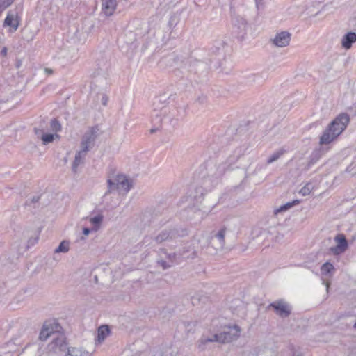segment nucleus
Returning a JSON list of instances; mask_svg holds the SVG:
<instances>
[{
  "label": "nucleus",
  "instance_id": "f257e3e1",
  "mask_svg": "<svg viewBox=\"0 0 356 356\" xmlns=\"http://www.w3.org/2000/svg\"><path fill=\"white\" fill-rule=\"evenodd\" d=\"M246 149L247 148L245 146L238 147L225 162L218 165L215 164L213 161H207L206 163L207 175L204 177L202 186L206 190H211L214 187L218 184V179L224 175L226 170L231 168L233 163L244 155Z\"/></svg>",
  "mask_w": 356,
  "mask_h": 356
},
{
  "label": "nucleus",
  "instance_id": "f03ea898",
  "mask_svg": "<svg viewBox=\"0 0 356 356\" xmlns=\"http://www.w3.org/2000/svg\"><path fill=\"white\" fill-rule=\"evenodd\" d=\"M349 122L350 118L347 113L339 114L324 130L322 136L320 137V145H328L336 140L346 129Z\"/></svg>",
  "mask_w": 356,
  "mask_h": 356
},
{
  "label": "nucleus",
  "instance_id": "7ed1b4c3",
  "mask_svg": "<svg viewBox=\"0 0 356 356\" xmlns=\"http://www.w3.org/2000/svg\"><path fill=\"white\" fill-rule=\"evenodd\" d=\"M205 50H200L195 54V57H191L189 63L190 72L202 74L207 72L210 64L215 60V57L211 56Z\"/></svg>",
  "mask_w": 356,
  "mask_h": 356
},
{
  "label": "nucleus",
  "instance_id": "20e7f679",
  "mask_svg": "<svg viewBox=\"0 0 356 356\" xmlns=\"http://www.w3.org/2000/svg\"><path fill=\"white\" fill-rule=\"evenodd\" d=\"M187 235V231L184 229L171 228L165 229L159 232L154 238L152 236H146L143 240V243L149 245L152 241H154L157 244H161L165 241H171L179 237H183Z\"/></svg>",
  "mask_w": 356,
  "mask_h": 356
},
{
  "label": "nucleus",
  "instance_id": "39448f33",
  "mask_svg": "<svg viewBox=\"0 0 356 356\" xmlns=\"http://www.w3.org/2000/svg\"><path fill=\"white\" fill-rule=\"evenodd\" d=\"M68 348L66 338L60 332L56 334L48 346L49 350L55 354L65 353Z\"/></svg>",
  "mask_w": 356,
  "mask_h": 356
},
{
  "label": "nucleus",
  "instance_id": "423d86ee",
  "mask_svg": "<svg viewBox=\"0 0 356 356\" xmlns=\"http://www.w3.org/2000/svg\"><path fill=\"white\" fill-rule=\"evenodd\" d=\"M99 128L97 126L92 127L84 134L81 142V147L83 149L88 152L95 145L99 136Z\"/></svg>",
  "mask_w": 356,
  "mask_h": 356
},
{
  "label": "nucleus",
  "instance_id": "0eeeda50",
  "mask_svg": "<svg viewBox=\"0 0 356 356\" xmlns=\"http://www.w3.org/2000/svg\"><path fill=\"white\" fill-rule=\"evenodd\" d=\"M22 10V6L20 5L17 6L13 10L8 12L7 16L3 22V26H10L15 31L19 26L20 21V13Z\"/></svg>",
  "mask_w": 356,
  "mask_h": 356
},
{
  "label": "nucleus",
  "instance_id": "6e6552de",
  "mask_svg": "<svg viewBox=\"0 0 356 356\" xmlns=\"http://www.w3.org/2000/svg\"><path fill=\"white\" fill-rule=\"evenodd\" d=\"M226 233L227 228L225 227H221L218 232L211 236L208 248H212L214 251L222 250L225 245V237Z\"/></svg>",
  "mask_w": 356,
  "mask_h": 356
},
{
  "label": "nucleus",
  "instance_id": "1a4fd4ad",
  "mask_svg": "<svg viewBox=\"0 0 356 356\" xmlns=\"http://www.w3.org/2000/svg\"><path fill=\"white\" fill-rule=\"evenodd\" d=\"M268 308H273L275 314L282 318H287L291 313V305L283 299L271 302Z\"/></svg>",
  "mask_w": 356,
  "mask_h": 356
},
{
  "label": "nucleus",
  "instance_id": "9d476101",
  "mask_svg": "<svg viewBox=\"0 0 356 356\" xmlns=\"http://www.w3.org/2000/svg\"><path fill=\"white\" fill-rule=\"evenodd\" d=\"M61 326L56 322H45L39 334V339L40 341H46L49 337L52 338L56 336V334L60 332Z\"/></svg>",
  "mask_w": 356,
  "mask_h": 356
},
{
  "label": "nucleus",
  "instance_id": "9b49d317",
  "mask_svg": "<svg viewBox=\"0 0 356 356\" xmlns=\"http://www.w3.org/2000/svg\"><path fill=\"white\" fill-rule=\"evenodd\" d=\"M161 102V98L159 97L155 99L154 102V111L152 115V121L154 122L156 124H160L162 122V120L165 115L168 112L169 108L166 106H162L159 108V104Z\"/></svg>",
  "mask_w": 356,
  "mask_h": 356
},
{
  "label": "nucleus",
  "instance_id": "f8f14e48",
  "mask_svg": "<svg viewBox=\"0 0 356 356\" xmlns=\"http://www.w3.org/2000/svg\"><path fill=\"white\" fill-rule=\"evenodd\" d=\"M247 21L241 17H236L234 22V33L239 40H243L248 31Z\"/></svg>",
  "mask_w": 356,
  "mask_h": 356
},
{
  "label": "nucleus",
  "instance_id": "ddd939ff",
  "mask_svg": "<svg viewBox=\"0 0 356 356\" xmlns=\"http://www.w3.org/2000/svg\"><path fill=\"white\" fill-rule=\"evenodd\" d=\"M334 241L337 245L330 248V252L334 255H339L348 249V241L344 234H338L334 237Z\"/></svg>",
  "mask_w": 356,
  "mask_h": 356
},
{
  "label": "nucleus",
  "instance_id": "4468645a",
  "mask_svg": "<svg viewBox=\"0 0 356 356\" xmlns=\"http://www.w3.org/2000/svg\"><path fill=\"white\" fill-rule=\"evenodd\" d=\"M291 34L288 31L277 33L272 40L273 44L277 47H285L291 41Z\"/></svg>",
  "mask_w": 356,
  "mask_h": 356
},
{
  "label": "nucleus",
  "instance_id": "2eb2a0df",
  "mask_svg": "<svg viewBox=\"0 0 356 356\" xmlns=\"http://www.w3.org/2000/svg\"><path fill=\"white\" fill-rule=\"evenodd\" d=\"M241 329L237 325H234L232 327H229V330L220 332L222 334V343H229L238 338Z\"/></svg>",
  "mask_w": 356,
  "mask_h": 356
},
{
  "label": "nucleus",
  "instance_id": "dca6fc26",
  "mask_svg": "<svg viewBox=\"0 0 356 356\" xmlns=\"http://www.w3.org/2000/svg\"><path fill=\"white\" fill-rule=\"evenodd\" d=\"M115 177V181L119 186V189L123 191L124 193H127L131 187V182L127 177L124 175H118Z\"/></svg>",
  "mask_w": 356,
  "mask_h": 356
},
{
  "label": "nucleus",
  "instance_id": "f3484780",
  "mask_svg": "<svg viewBox=\"0 0 356 356\" xmlns=\"http://www.w3.org/2000/svg\"><path fill=\"white\" fill-rule=\"evenodd\" d=\"M355 42L356 33L355 32H348L343 36L341 46L346 49H349Z\"/></svg>",
  "mask_w": 356,
  "mask_h": 356
},
{
  "label": "nucleus",
  "instance_id": "a211bd4d",
  "mask_svg": "<svg viewBox=\"0 0 356 356\" xmlns=\"http://www.w3.org/2000/svg\"><path fill=\"white\" fill-rule=\"evenodd\" d=\"M87 152H88L81 148V149L76 154L72 166L74 172L76 173L79 165L83 163Z\"/></svg>",
  "mask_w": 356,
  "mask_h": 356
},
{
  "label": "nucleus",
  "instance_id": "6ab92c4d",
  "mask_svg": "<svg viewBox=\"0 0 356 356\" xmlns=\"http://www.w3.org/2000/svg\"><path fill=\"white\" fill-rule=\"evenodd\" d=\"M104 13L107 16H111L116 8V0H102Z\"/></svg>",
  "mask_w": 356,
  "mask_h": 356
},
{
  "label": "nucleus",
  "instance_id": "aec40b11",
  "mask_svg": "<svg viewBox=\"0 0 356 356\" xmlns=\"http://www.w3.org/2000/svg\"><path fill=\"white\" fill-rule=\"evenodd\" d=\"M33 131L37 137H40V135L46 133V131H49V122L44 119L41 120L38 125L34 127Z\"/></svg>",
  "mask_w": 356,
  "mask_h": 356
},
{
  "label": "nucleus",
  "instance_id": "412c9836",
  "mask_svg": "<svg viewBox=\"0 0 356 356\" xmlns=\"http://www.w3.org/2000/svg\"><path fill=\"white\" fill-rule=\"evenodd\" d=\"M65 356H90V354L88 351L79 348H68Z\"/></svg>",
  "mask_w": 356,
  "mask_h": 356
},
{
  "label": "nucleus",
  "instance_id": "4be33fe9",
  "mask_svg": "<svg viewBox=\"0 0 356 356\" xmlns=\"http://www.w3.org/2000/svg\"><path fill=\"white\" fill-rule=\"evenodd\" d=\"M110 333V329L108 325H102L97 330V340L99 342L103 341Z\"/></svg>",
  "mask_w": 356,
  "mask_h": 356
},
{
  "label": "nucleus",
  "instance_id": "5701e85b",
  "mask_svg": "<svg viewBox=\"0 0 356 356\" xmlns=\"http://www.w3.org/2000/svg\"><path fill=\"white\" fill-rule=\"evenodd\" d=\"M321 270L323 275H332L334 272V267L332 264L325 262L322 265Z\"/></svg>",
  "mask_w": 356,
  "mask_h": 356
},
{
  "label": "nucleus",
  "instance_id": "b1692460",
  "mask_svg": "<svg viewBox=\"0 0 356 356\" xmlns=\"http://www.w3.org/2000/svg\"><path fill=\"white\" fill-rule=\"evenodd\" d=\"M104 216L102 214H98L90 219V223L93 225L92 229L97 231L103 221Z\"/></svg>",
  "mask_w": 356,
  "mask_h": 356
},
{
  "label": "nucleus",
  "instance_id": "393cba45",
  "mask_svg": "<svg viewBox=\"0 0 356 356\" xmlns=\"http://www.w3.org/2000/svg\"><path fill=\"white\" fill-rule=\"evenodd\" d=\"M55 137L58 138L59 136L57 134H54L44 133L40 135L39 138L42 140L43 145H47L52 143Z\"/></svg>",
  "mask_w": 356,
  "mask_h": 356
},
{
  "label": "nucleus",
  "instance_id": "a878e982",
  "mask_svg": "<svg viewBox=\"0 0 356 356\" xmlns=\"http://www.w3.org/2000/svg\"><path fill=\"white\" fill-rule=\"evenodd\" d=\"M320 157H321L320 150L314 151L309 157V161H308V163L307 165V169H309L312 165L315 164L319 160Z\"/></svg>",
  "mask_w": 356,
  "mask_h": 356
},
{
  "label": "nucleus",
  "instance_id": "bb28decb",
  "mask_svg": "<svg viewBox=\"0 0 356 356\" xmlns=\"http://www.w3.org/2000/svg\"><path fill=\"white\" fill-rule=\"evenodd\" d=\"M61 130V124L56 118L51 120L49 123V131L56 134Z\"/></svg>",
  "mask_w": 356,
  "mask_h": 356
},
{
  "label": "nucleus",
  "instance_id": "cd10ccee",
  "mask_svg": "<svg viewBox=\"0 0 356 356\" xmlns=\"http://www.w3.org/2000/svg\"><path fill=\"white\" fill-rule=\"evenodd\" d=\"M107 184H108V190L105 193V194H104L105 195L111 193L113 191L120 190L118 185L116 184L117 181H115V177H114L113 179H108L107 180Z\"/></svg>",
  "mask_w": 356,
  "mask_h": 356
},
{
  "label": "nucleus",
  "instance_id": "c85d7f7f",
  "mask_svg": "<svg viewBox=\"0 0 356 356\" xmlns=\"http://www.w3.org/2000/svg\"><path fill=\"white\" fill-rule=\"evenodd\" d=\"M214 341L222 343V334H220V333L215 334L211 338H206V339L202 338L200 340V343L202 345H205L208 342H214Z\"/></svg>",
  "mask_w": 356,
  "mask_h": 356
},
{
  "label": "nucleus",
  "instance_id": "c756f323",
  "mask_svg": "<svg viewBox=\"0 0 356 356\" xmlns=\"http://www.w3.org/2000/svg\"><path fill=\"white\" fill-rule=\"evenodd\" d=\"M69 251V242L67 241H63L57 248L55 249L54 252L55 253H60V252H67Z\"/></svg>",
  "mask_w": 356,
  "mask_h": 356
},
{
  "label": "nucleus",
  "instance_id": "7c9ffc66",
  "mask_svg": "<svg viewBox=\"0 0 356 356\" xmlns=\"http://www.w3.org/2000/svg\"><path fill=\"white\" fill-rule=\"evenodd\" d=\"M298 202H299L298 200H293V202H287L285 204L281 206L279 209H277L275 211V213L277 214L279 212L285 211L288 210L289 209L291 208L295 204H298Z\"/></svg>",
  "mask_w": 356,
  "mask_h": 356
},
{
  "label": "nucleus",
  "instance_id": "2f4dec72",
  "mask_svg": "<svg viewBox=\"0 0 356 356\" xmlns=\"http://www.w3.org/2000/svg\"><path fill=\"white\" fill-rule=\"evenodd\" d=\"M284 151L280 149L277 152H274L266 161L267 164H270L276 161L283 154Z\"/></svg>",
  "mask_w": 356,
  "mask_h": 356
},
{
  "label": "nucleus",
  "instance_id": "473e14b6",
  "mask_svg": "<svg viewBox=\"0 0 356 356\" xmlns=\"http://www.w3.org/2000/svg\"><path fill=\"white\" fill-rule=\"evenodd\" d=\"M161 252L166 254L167 258L169 260V262L172 264V265H173L176 262L177 257L176 253L168 254L166 250L163 248L159 250V254H160Z\"/></svg>",
  "mask_w": 356,
  "mask_h": 356
},
{
  "label": "nucleus",
  "instance_id": "72a5a7b5",
  "mask_svg": "<svg viewBox=\"0 0 356 356\" xmlns=\"http://www.w3.org/2000/svg\"><path fill=\"white\" fill-rule=\"evenodd\" d=\"M312 191V184H307L304 187H302L300 191V193L302 194L303 196L307 195L311 193Z\"/></svg>",
  "mask_w": 356,
  "mask_h": 356
},
{
  "label": "nucleus",
  "instance_id": "f704fd0d",
  "mask_svg": "<svg viewBox=\"0 0 356 356\" xmlns=\"http://www.w3.org/2000/svg\"><path fill=\"white\" fill-rule=\"evenodd\" d=\"M178 22H179L178 17L176 15H173L170 17V18L169 19L168 25L170 28L175 27L177 24Z\"/></svg>",
  "mask_w": 356,
  "mask_h": 356
},
{
  "label": "nucleus",
  "instance_id": "c9c22d12",
  "mask_svg": "<svg viewBox=\"0 0 356 356\" xmlns=\"http://www.w3.org/2000/svg\"><path fill=\"white\" fill-rule=\"evenodd\" d=\"M157 264L161 266L163 270H166L172 266L170 262H167L163 259L158 260Z\"/></svg>",
  "mask_w": 356,
  "mask_h": 356
},
{
  "label": "nucleus",
  "instance_id": "e433bc0d",
  "mask_svg": "<svg viewBox=\"0 0 356 356\" xmlns=\"http://www.w3.org/2000/svg\"><path fill=\"white\" fill-rule=\"evenodd\" d=\"M14 0H0V7L6 10L8 6H10L13 3Z\"/></svg>",
  "mask_w": 356,
  "mask_h": 356
},
{
  "label": "nucleus",
  "instance_id": "4c0bfd02",
  "mask_svg": "<svg viewBox=\"0 0 356 356\" xmlns=\"http://www.w3.org/2000/svg\"><path fill=\"white\" fill-rule=\"evenodd\" d=\"M168 61H172L177 67L179 66V63H183V61L181 60L177 56L170 57L168 58Z\"/></svg>",
  "mask_w": 356,
  "mask_h": 356
},
{
  "label": "nucleus",
  "instance_id": "58836bf2",
  "mask_svg": "<svg viewBox=\"0 0 356 356\" xmlns=\"http://www.w3.org/2000/svg\"><path fill=\"white\" fill-rule=\"evenodd\" d=\"M40 198V196H33L31 199L30 202L29 200H26L25 204L26 205H31V204H32V203L33 204L36 203V202H38L39 201Z\"/></svg>",
  "mask_w": 356,
  "mask_h": 356
},
{
  "label": "nucleus",
  "instance_id": "ea45409f",
  "mask_svg": "<svg viewBox=\"0 0 356 356\" xmlns=\"http://www.w3.org/2000/svg\"><path fill=\"white\" fill-rule=\"evenodd\" d=\"M108 97L106 95H104L102 96V99H101L102 104L104 106H106L107 103H108Z\"/></svg>",
  "mask_w": 356,
  "mask_h": 356
},
{
  "label": "nucleus",
  "instance_id": "a19ab883",
  "mask_svg": "<svg viewBox=\"0 0 356 356\" xmlns=\"http://www.w3.org/2000/svg\"><path fill=\"white\" fill-rule=\"evenodd\" d=\"M91 232V229L90 228H88V227H84L83 229V234L85 235V236H87Z\"/></svg>",
  "mask_w": 356,
  "mask_h": 356
},
{
  "label": "nucleus",
  "instance_id": "79ce46f5",
  "mask_svg": "<svg viewBox=\"0 0 356 356\" xmlns=\"http://www.w3.org/2000/svg\"><path fill=\"white\" fill-rule=\"evenodd\" d=\"M44 72L47 74H53V70L50 68H45L44 69Z\"/></svg>",
  "mask_w": 356,
  "mask_h": 356
},
{
  "label": "nucleus",
  "instance_id": "37998d69",
  "mask_svg": "<svg viewBox=\"0 0 356 356\" xmlns=\"http://www.w3.org/2000/svg\"><path fill=\"white\" fill-rule=\"evenodd\" d=\"M1 54L3 55V56H6L7 54V49L6 47H3V49L1 50Z\"/></svg>",
  "mask_w": 356,
  "mask_h": 356
},
{
  "label": "nucleus",
  "instance_id": "c03bdc74",
  "mask_svg": "<svg viewBox=\"0 0 356 356\" xmlns=\"http://www.w3.org/2000/svg\"><path fill=\"white\" fill-rule=\"evenodd\" d=\"M104 67H99V70L102 72H104L105 70L107 68V66H106V64L105 63L103 66Z\"/></svg>",
  "mask_w": 356,
  "mask_h": 356
},
{
  "label": "nucleus",
  "instance_id": "a18cd8bd",
  "mask_svg": "<svg viewBox=\"0 0 356 356\" xmlns=\"http://www.w3.org/2000/svg\"><path fill=\"white\" fill-rule=\"evenodd\" d=\"M158 129H159V127L158 128H152V129H151L150 132L152 134H153V133L156 132Z\"/></svg>",
  "mask_w": 356,
  "mask_h": 356
},
{
  "label": "nucleus",
  "instance_id": "49530a36",
  "mask_svg": "<svg viewBox=\"0 0 356 356\" xmlns=\"http://www.w3.org/2000/svg\"><path fill=\"white\" fill-rule=\"evenodd\" d=\"M198 300V299H197V298H195V297H193V298H192V303H193V305H195V300Z\"/></svg>",
  "mask_w": 356,
  "mask_h": 356
},
{
  "label": "nucleus",
  "instance_id": "de8ad7c7",
  "mask_svg": "<svg viewBox=\"0 0 356 356\" xmlns=\"http://www.w3.org/2000/svg\"><path fill=\"white\" fill-rule=\"evenodd\" d=\"M256 6H257V9H259L260 4L257 0H256Z\"/></svg>",
  "mask_w": 356,
  "mask_h": 356
},
{
  "label": "nucleus",
  "instance_id": "09e8293b",
  "mask_svg": "<svg viewBox=\"0 0 356 356\" xmlns=\"http://www.w3.org/2000/svg\"><path fill=\"white\" fill-rule=\"evenodd\" d=\"M33 348L34 349H37V350H38V356H40V353H39V348H38V347H35V346H34V347H33Z\"/></svg>",
  "mask_w": 356,
  "mask_h": 356
},
{
  "label": "nucleus",
  "instance_id": "8fccbe9b",
  "mask_svg": "<svg viewBox=\"0 0 356 356\" xmlns=\"http://www.w3.org/2000/svg\"><path fill=\"white\" fill-rule=\"evenodd\" d=\"M29 243H31V244H32V245H33V244H34V243H35V239H34V240H33V243L31 242V240H29Z\"/></svg>",
  "mask_w": 356,
  "mask_h": 356
},
{
  "label": "nucleus",
  "instance_id": "3c124183",
  "mask_svg": "<svg viewBox=\"0 0 356 356\" xmlns=\"http://www.w3.org/2000/svg\"><path fill=\"white\" fill-rule=\"evenodd\" d=\"M3 289L2 287L0 286V293H3Z\"/></svg>",
  "mask_w": 356,
  "mask_h": 356
},
{
  "label": "nucleus",
  "instance_id": "603ef678",
  "mask_svg": "<svg viewBox=\"0 0 356 356\" xmlns=\"http://www.w3.org/2000/svg\"><path fill=\"white\" fill-rule=\"evenodd\" d=\"M353 327H354L355 329H356V321H355V323H354V325H353Z\"/></svg>",
  "mask_w": 356,
  "mask_h": 356
},
{
  "label": "nucleus",
  "instance_id": "864d4df0",
  "mask_svg": "<svg viewBox=\"0 0 356 356\" xmlns=\"http://www.w3.org/2000/svg\"><path fill=\"white\" fill-rule=\"evenodd\" d=\"M216 50L217 51H220V49L219 48H216Z\"/></svg>",
  "mask_w": 356,
  "mask_h": 356
},
{
  "label": "nucleus",
  "instance_id": "5fc2aeb1",
  "mask_svg": "<svg viewBox=\"0 0 356 356\" xmlns=\"http://www.w3.org/2000/svg\"><path fill=\"white\" fill-rule=\"evenodd\" d=\"M38 238H35V242H37V241H38Z\"/></svg>",
  "mask_w": 356,
  "mask_h": 356
},
{
  "label": "nucleus",
  "instance_id": "6e6d98bb",
  "mask_svg": "<svg viewBox=\"0 0 356 356\" xmlns=\"http://www.w3.org/2000/svg\"><path fill=\"white\" fill-rule=\"evenodd\" d=\"M179 72L178 69H177V70H175V72Z\"/></svg>",
  "mask_w": 356,
  "mask_h": 356
}]
</instances>
